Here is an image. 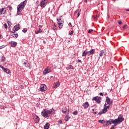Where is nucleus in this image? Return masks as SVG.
I'll list each match as a JSON object with an SVG mask.
<instances>
[{
	"mask_svg": "<svg viewBox=\"0 0 129 129\" xmlns=\"http://www.w3.org/2000/svg\"><path fill=\"white\" fill-rule=\"evenodd\" d=\"M124 120V118L122 117V114H120L118 116V118L114 120L112 119H110L109 120L106 121V124H105V125H106L107 126H108L109 124H112V123H113L114 124L121 123V122H122V121H123Z\"/></svg>",
	"mask_w": 129,
	"mask_h": 129,
	"instance_id": "obj_1",
	"label": "nucleus"
},
{
	"mask_svg": "<svg viewBox=\"0 0 129 129\" xmlns=\"http://www.w3.org/2000/svg\"><path fill=\"white\" fill-rule=\"evenodd\" d=\"M27 0H25L23 2L21 3L18 6H17V16H21L22 14L21 12L24 10L25 7L27 5Z\"/></svg>",
	"mask_w": 129,
	"mask_h": 129,
	"instance_id": "obj_2",
	"label": "nucleus"
},
{
	"mask_svg": "<svg viewBox=\"0 0 129 129\" xmlns=\"http://www.w3.org/2000/svg\"><path fill=\"white\" fill-rule=\"evenodd\" d=\"M54 111V109H50L48 110L47 109H43L41 111V115L45 117V118H47V117H49L50 114H51Z\"/></svg>",
	"mask_w": 129,
	"mask_h": 129,
	"instance_id": "obj_3",
	"label": "nucleus"
},
{
	"mask_svg": "<svg viewBox=\"0 0 129 129\" xmlns=\"http://www.w3.org/2000/svg\"><path fill=\"white\" fill-rule=\"evenodd\" d=\"M110 106H106V103L104 105V108L101 110L100 112L98 113V115H101V114H103V113H106L107 112V109L109 108Z\"/></svg>",
	"mask_w": 129,
	"mask_h": 129,
	"instance_id": "obj_4",
	"label": "nucleus"
},
{
	"mask_svg": "<svg viewBox=\"0 0 129 129\" xmlns=\"http://www.w3.org/2000/svg\"><path fill=\"white\" fill-rule=\"evenodd\" d=\"M48 0H41L40 3V7L41 8H45L46 5L48 4Z\"/></svg>",
	"mask_w": 129,
	"mask_h": 129,
	"instance_id": "obj_5",
	"label": "nucleus"
},
{
	"mask_svg": "<svg viewBox=\"0 0 129 129\" xmlns=\"http://www.w3.org/2000/svg\"><path fill=\"white\" fill-rule=\"evenodd\" d=\"M92 100L96 101L97 103H100L101 98L98 96L94 97L93 98Z\"/></svg>",
	"mask_w": 129,
	"mask_h": 129,
	"instance_id": "obj_6",
	"label": "nucleus"
},
{
	"mask_svg": "<svg viewBox=\"0 0 129 129\" xmlns=\"http://www.w3.org/2000/svg\"><path fill=\"white\" fill-rule=\"evenodd\" d=\"M0 68H2L3 71H4L7 74H10V73H11V71H10V70H9L8 69L5 68L2 66L0 67Z\"/></svg>",
	"mask_w": 129,
	"mask_h": 129,
	"instance_id": "obj_7",
	"label": "nucleus"
},
{
	"mask_svg": "<svg viewBox=\"0 0 129 129\" xmlns=\"http://www.w3.org/2000/svg\"><path fill=\"white\" fill-rule=\"evenodd\" d=\"M51 70L50 68H45L43 71V74L45 75L46 74H48V73H51Z\"/></svg>",
	"mask_w": 129,
	"mask_h": 129,
	"instance_id": "obj_8",
	"label": "nucleus"
},
{
	"mask_svg": "<svg viewBox=\"0 0 129 129\" xmlns=\"http://www.w3.org/2000/svg\"><path fill=\"white\" fill-rule=\"evenodd\" d=\"M106 102L107 104H108V105H110V104H112V102H113V101L111 100L109 97H106Z\"/></svg>",
	"mask_w": 129,
	"mask_h": 129,
	"instance_id": "obj_9",
	"label": "nucleus"
},
{
	"mask_svg": "<svg viewBox=\"0 0 129 129\" xmlns=\"http://www.w3.org/2000/svg\"><path fill=\"white\" fill-rule=\"evenodd\" d=\"M61 111L62 113H64V114H69V110H68L66 107L62 108Z\"/></svg>",
	"mask_w": 129,
	"mask_h": 129,
	"instance_id": "obj_10",
	"label": "nucleus"
},
{
	"mask_svg": "<svg viewBox=\"0 0 129 129\" xmlns=\"http://www.w3.org/2000/svg\"><path fill=\"white\" fill-rule=\"evenodd\" d=\"M46 87L45 85V84H42L40 86V90L42 92H44V91H45L46 90Z\"/></svg>",
	"mask_w": 129,
	"mask_h": 129,
	"instance_id": "obj_11",
	"label": "nucleus"
},
{
	"mask_svg": "<svg viewBox=\"0 0 129 129\" xmlns=\"http://www.w3.org/2000/svg\"><path fill=\"white\" fill-rule=\"evenodd\" d=\"M9 44H10L11 47L13 48H15V47L18 45V43L16 41H11L9 42Z\"/></svg>",
	"mask_w": 129,
	"mask_h": 129,
	"instance_id": "obj_12",
	"label": "nucleus"
},
{
	"mask_svg": "<svg viewBox=\"0 0 129 129\" xmlns=\"http://www.w3.org/2000/svg\"><path fill=\"white\" fill-rule=\"evenodd\" d=\"M57 24L58 25V28L59 29H62L63 24V22L61 21V19L59 20V21L57 22Z\"/></svg>",
	"mask_w": 129,
	"mask_h": 129,
	"instance_id": "obj_13",
	"label": "nucleus"
},
{
	"mask_svg": "<svg viewBox=\"0 0 129 129\" xmlns=\"http://www.w3.org/2000/svg\"><path fill=\"white\" fill-rule=\"evenodd\" d=\"M106 54V52H105V50H101L100 51V54L99 55V58H100V57H102V56H105Z\"/></svg>",
	"mask_w": 129,
	"mask_h": 129,
	"instance_id": "obj_14",
	"label": "nucleus"
},
{
	"mask_svg": "<svg viewBox=\"0 0 129 129\" xmlns=\"http://www.w3.org/2000/svg\"><path fill=\"white\" fill-rule=\"evenodd\" d=\"M33 119L35 123H38L39 121H40V118H39V116H38L37 115H35L34 116Z\"/></svg>",
	"mask_w": 129,
	"mask_h": 129,
	"instance_id": "obj_15",
	"label": "nucleus"
},
{
	"mask_svg": "<svg viewBox=\"0 0 129 129\" xmlns=\"http://www.w3.org/2000/svg\"><path fill=\"white\" fill-rule=\"evenodd\" d=\"M88 53V56H90V55H93L95 52V49H92L89 51H87Z\"/></svg>",
	"mask_w": 129,
	"mask_h": 129,
	"instance_id": "obj_16",
	"label": "nucleus"
},
{
	"mask_svg": "<svg viewBox=\"0 0 129 129\" xmlns=\"http://www.w3.org/2000/svg\"><path fill=\"white\" fill-rule=\"evenodd\" d=\"M19 30H20V25H15L13 29V33H16V32H17V31H19Z\"/></svg>",
	"mask_w": 129,
	"mask_h": 129,
	"instance_id": "obj_17",
	"label": "nucleus"
},
{
	"mask_svg": "<svg viewBox=\"0 0 129 129\" xmlns=\"http://www.w3.org/2000/svg\"><path fill=\"white\" fill-rule=\"evenodd\" d=\"M60 86V82L57 81L56 83H54L53 85V88H58Z\"/></svg>",
	"mask_w": 129,
	"mask_h": 129,
	"instance_id": "obj_18",
	"label": "nucleus"
},
{
	"mask_svg": "<svg viewBox=\"0 0 129 129\" xmlns=\"http://www.w3.org/2000/svg\"><path fill=\"white\" fill-rule=\"evenodd\" d=\"M83 106L85 109L88 108L89 107V103L88 102H85L83 104Z\"/></svg>",
	"mask_w": 129,
	"mask_h": 129,
	"instance_id": "obj_19",
	"label": "nucleus"
},
{
	"mask_svg": "<svg viewBox=\"0 0 129 129\" xmlns=\"http://www.w3.org/2000/svg\"><path fill=\"white\" fill-rule=\"evenodd\" d=\"M11 36H12V37H13V38H15V39H17V38H18V37H19V35L18 34V33H15V32H14V31L12 32Z\"/></svg>",
	"mask_w": 129,
	"mask_h": 129,
	"instance_id": "obj_20",
	"label": "nucleus"
},
{
	"mask_svg": "<svg viewBox=\"0 0 129 129\" xmlns=\"http://www.w3.org/2000/svg\"><path fill=\"white\" fill-rule=\"evenodd\" d=\"M23 65H24L25 67H26V68H29V63L28 62V61L26 60L25 62H23Z\"/></svg>",
	"mask_w": 129,
	"mask_h": 129,
	"instance_id": "obj_21",
	"label": "nucleus"
},
{
	"mask_svg": "<svg viewBox=\"0 0 129 129\" xmlns=\"http://www.w3.org/2000/svg\"><path fill=\"white\" fill-rule=\"evenodd\" d=\"M49 126H50V124H49V123H46L44 126V128L49 129Z\"/></svg>",
	"mask_w": 129,
	"mask_h": 129,
	"instance_id": "obj_22",
	"label": "nucleus"
},
{
	"mask_svg": "<svg viewBox=\"0 0 129 129\" xmlns=\"http://www.w3.org/2000/svg\"><path fill=\"white\" fill-rule=\"evenodd\" d=\"M86 55H88V53H87V51H86V50H84L82 53V57H85Z\"/></svg>",
	"mask_w": 129,
	"mask_h": 129,
	"instance_id": "obj_23",
	"label": "nucleus"
},
{
	"mask_svg": "<svg viewBox=\"0 0 129 129\" xmlns=\"http://www.w3.org/2000/svg\"><path fill=\"white\" fill-rule=\"evenodd\" d=\"M71 69L74 70V68H73V66L72 65H69L68 67L67 68V70H70Z\"/></svg>",
	"mask_w": 129,
	"mask_h": 129,
	"instance_id": "obj_24",
	"label": "nucleus"
},
{
	"mask_svg": "<svg viewBox=\"0 0 129 129\" xmlns=\"http://www.w3.org/2000/svg\"><path fill=\"white\" fill-rule=\"evenodd\" d=\"M7 8H4L1 9V11L2 12V15H4V14H6V12H7Z\"/></svg>",
	"mask_w": 129,
	"mask_h": 129,
	"instance_id": "obj_25",
	"label": "nucleus"
},
{
	"mask_svg": "<svg viewBox=\"0 0 129 129\" xmlns=\"http://www.w3.org/2000/svg\"><path fill=\"white\" fill-rule=\"evenodd\" d=\"M40 33H42V29L40 28H39L38 30L35 31V34H40Z\"/></svg>",
	"mask_w": 129,
	"mask_h": 129,
	"instance_id": "obj_26",
	"label": "nucleus"
},
{
	"mask_svg": "<svg viewBox=\"0 0 129 129\" xmlns=\"http://www.w3.org/2000/svg\"><path fill=\"white\" fill-rule=\"evenodd\" d=\"M70 118V117H69L68 115H67L65 117L64 120H66V121H68Z\"/></svg>",
	"mask_w": 129,
	"mask_h": 129,
	"instance_id": "obj_27",
	"label": "nucleus"
},
{
	"mask_svg": "<svg viewBox=\"0 0 129 129\" xmlns=\"http://www.w3.org/2000/svg\"><path fill=\"white\" fill-rule=\"evenodd\" d=\"M98 122H100V123H105V120H99Z\"/></svg>",
	"mask_w": 129,
	"mask_h": 129,
	"instance_id": "obj_28",
	"label": "nucleus"
},
{
	"mask_svg": "<svg viewBox=\"0 0 129 129\" xmlns=\"http://www.w3.org/2000/svg\"><path fill=\"white\" fill-rule=\"evenodd\" d=\"M1 61L5 62V61H6V57H5V56H1Z\"/></svg>",
	"mask_w": 129,
	"mask_h": 129,
	"instance_id": "obj_29",
	"label": "nucleus"
},
{
	"mask_svg": "<svg viewBox=\"0 0 129 129\" xmlns=\"http://www.w3.org/2000/svg\"><path fill=\"white\" fill-rule=\"evenodd\" d=\"M78 13V17L77 18H79V16H80V13L78 12V11H76L75 12V15H76V14Z\"/></svg>",
	"mask_w": 129,
	"mask_h": 129,
	"instance_id": "obj_30",
	"label": "nucleus"
},
{
	"mask_svg": "<svg viewBox=\"0 0 129 129\" xmlns=\"http://www.w3.org/2000/svg\"><path fill=\"white\" fill-rule=\"evenodd\" d=\"M27 31H28V29H27V28H24V29H23V30H22V32H23V33H26Z\"/></svg>",
	"mask_w": 129,
	"mask_h": 129,
	"instance_id": "obj_31",
	"label": "nucleus"
},
{
	"mask_svg": "<svg viewBox=\"0 0 129 129\" xmlns=\"http://www.w3.org/2000/svg\"><path fill=\"white\" fill-rule=\"evenodd\" d=\"M78 113V112L77 111H75L73 112V114H74V115H77Z\"/></svg>",
	"mask_w": 129,
	"mask_h": 129,
	"instance_id": "obj_32",
	"label": "nucleus"
},
{
	"mask_svg": "<svg viewBox=\"0 0 129 129\" xmlns=\"http://www.w3.org/2000/svg\"><path fill=\"white\" fill-rule=\"evenodd\" d=\"M7 8H9L10 11H13V7L12 6H8Z\"/></svg>",
	"mask_w": 129,
	"mask_h": 129,
	"instance_id": "obj_33",
	"label": "nucleus"
},
{
	"mask_svg": "<svg viewBox=\"0 0 129 129\" xmlns=\"http://www.w3.org/2000/svg\"><path fill=\"white\" fill-rule=\"evenodd\" d=\"M56 29H57V27H56V25H54L53 28V30L54 31H55V30H56Z\"/></svg>",
	"mask_w": 129,
	"mask_h": 129,
	"instance_id": "obj_34",
	"label": "nucleus"
},
{
	"mask_svg": "<svg viewBox=\"0 0 129 129\" xmlns=\"http://www.w3.org/2000/svg\"><path fill=\"white\" fill-rule=\"evenodd\" d=\"M74 33V31H71V32L69 33V35H73Z\"/></svg>",
	"mask_w": 129,
	"mask_h": 129,
	"instance_id": "obj_35",
	"label": "nucleus"
},
{
	"mask_svg": "<svg viewBox=\"0 0 129 129\" xmlns=\"http://www.w3.org/2000/svg\"><path fill=\"white\" fill-rule=\"evenodd\" d=\"M4 27L5 28V29H8V25H7V24H4Z\"/></svg>",
	"mask_w": 129,
	"mask_h": 129,
	"instance_id": "obj_36",
	"label": "nucleus"
},
{
	"mask_svg": "<svg viewBox=\"0 0 129 129\" xmlns=\"http://www.w3.org/2000/svg\"><path fill=\"white\" fill-rule=\"evenodd\" d=\"M77 63H82V61H81V60L80 59H78L77 61Z\"/></svg>",
	"mask_w": 129,
	"mask_h": 129,
	"instance_id": "obj_37",
	"label": "nucleus"
},
{
	"mask_svg": "<svg viewBox=\"0 0 129 129\" xmlns=\"http://www.w3.org/2000/svg\"><path fill=\"white\" fill-rule=\"evenodd\" d=\"M91 32H93V30H92V29H90V30H89V31H88V33H91Z\"/></svg>",
	"mask_w": 129,
	"mask_h": 129,
	"instance_id": "obj_38",
	"label": "nucleus"
},
{
	"mask_svg": "<svg viewBox=\"0 0 129 129\" xmlns=\"http://www.w3.org/2000/svg\"><path fill=\"white\" fill-rule=\"evenodd\" d=\"M118 24L119 25H121V24H122V22H121V21H119L118 22Z\"/></svg>",
	"mask_w": 129,
	"mask_h": 129,
	"instance_id": "obj_39",
	"label": "nucleus"
},
{
	"mask_svg": "<svg viewBox=\"0 0 129 129\" xmlns=\"http://www.w3.org/2000/svg\"><path fill=\"white\" fill-rule=\"evenodd\" d=\"M58 123H62V120L60 119L58 121Z\"/></svg>",
	"mask_w": 129,
	"mask_h": 129,
	"instance_id": "obj_40",
	"label": "nucleus"
},
{
	"mask_svg": "<svg viewBox=\"0 0 129 129\" xmlns=\"http://www.w3.org/2000/svg\"><path fill=\"white\" fill-rule=\"evenodd\" d=\"M3 48H5V46L4 45L0 46V49H3Z\"/></svg>",
	"mask_w": 129,
	"mask_h": 129,
	"instance_id": "obj_41",
	"label": "nucleus"
},
{
	"mask_svg": "<svg viewBox=\"0 0 129 129\" xmlns=\"http://www.w3.org/2000/svg\"><path fill=\"white\" fill-rule=\"evenodd\" d=\"M125 27H127V25H124V26L122 27V28H123V29H125Z\"/></svg>",
	"mask_w": 129,
	"mask_h": 129,
	"instance_id": "obj_42",
	"label": "nucleus"
},
{
	"mask_svg": "<svg viewBox=\"0 0 129 129\" xmlns=\"http://www.w3.org/2000/svg\"><path fill=\"white\" fill-rule=\"evenodd\" d=\"M97 15H95L94 16V19H97Z\"/></svg>",
	"mask_w": 129,
	"mask_h": 129,
	"instance_id": "obj_43",
	"label": "nucleus"
},
{
	"mask_svg": "<svg viewBox=\"0 0 129 129\" xmlns=\"http://www.w3.org/2000/svg\"><path fill=\"white\" fill-rule=\"evenodd\" d=\"M100 95L101 96H103V93H100Z\"/></svg>",
	"mask_w": 129,
	"mask_h": 129,
	"instance_id": "obj_44",
	"label": "nucleus"
},
{
	"mask_svg": "<svg viewBox=\"0 0 129 129\" xmlns=\"http://www.w3.org/2000/svg\"><path fill=\"white\" fill-rule=\"evenodd\" d=\"M0 15H3V12H2V9H0Z\"/></svg>",
	"mask_w": 129,
	"mask_h": 129,
	"instance_id": "obj_45",
	"label": "nucleus"
},
{
	"mask_svg": "<svg viewBox=\"0 0 129 129\" xmlns=\"http://www.w3.org/2000/svg\"><path fill=\"white\" fill-rule=\"evenodd\" d=\"M69 26H71V27H72V24H71V23H70L69 24Z\"/></svg>",
	"mask_w": 129,
	"mask_h": 129,
	"instance_id": "obj_46",
	"label": "nucleus"
},
{
	"mask_svg": "<svg viewBox=\"0 0 129 129\" xmlns=\"http://www.w3.org/2000/svg\"><path fill=\"white\" fill-rule=\"evenodd\" d=\"M125 11H126V12H129V9H126Z\"/></svg>",
	"mask_w": 129,
	"mask_h": 129,
	"instance_id": "obj_47",
	"label": "nucleus"
},
{
	"mask_svg": "<svg viewBox=\"0 0 129 129\" xmlns=\"http://www.w3.org/2000/svg\"><path fill=\"white\" fill-rule=\"evenodd\" d=\"M94 114H96V113H97V112H94Z\"/></svg>",
	"mask_w": 129,
	"mask_h": 129,
	"instance_id": "obj_48",
	"label": "nucleus"
},
{
	"mask_svg": "<svg viewBox=\"0 0 129 129\" xmlns=\"http://www.w3.org/2000/svg\"><path fill=\"white\" fill-rule=\"evenodd\" d=\"M85 3H87V0H85Z\"/></svg>",
	"mask_w": 129,
	"mask_h": 129,
	"instance_id": "obj_49",
	"label": "nucleus"
},
{
	"mask_svg": "<svg viewBox=\"0 0 129 129\" xmlns=\"http://www.w3.org/2000/svg\"><path fill=\"white\" fill-rule=\"evenodd\" d=\"M92 111H94V109H92Z\"/></svg>",
	"mask_w": 129,
	"mask_h": 129,
	"instance_id": "obj_50",
	"label": "nucleus"
},
{
	"mask_svg": "<svg viewBox=\"0 0 129 129\" xmlns=\"http://www.w3.org/2000/svg\"><path fill=\"white\" fill-rule=\"evenodd\" d=\"M56 20H57V21L58 22H59V19H57Z\"/></svg>",
	"mask_w": 129,
	"mask_h": 129,
	"instance_id": "obj_51",
	"label": "nucleus"
},
{
	"mask_svg": "<svg viewBox=\"0 0 129 129\" xmlns=\"http://www.w3.org/2000/svg\"><path fill=\"white\" fill-rule=\"evenodd\" d=\"M113 2H115V0H112Z\"/></svg>",
	"mask_w": 129,
	"mask_h": 129,
	"instance_id": "obj_52",
	"label": "nucleus"
},
{
	"mask_svg": "<svg viewBox=\"0 0 129 129\" xmlns=\"http://www.w3.org/2000/svg\"><path fill=\"white\" fill-rule=\"evenodd\" d=\"M112 68H113V67H111Z\"/></svg>",
	"mask_w": 129,
	"mask_h": 129,
	"instance_id": "obj_53",
	"label": "nucleus"
},
{
	"mask_svg": "<svg viewBox=\"0 0 129 129\" xmlns=\"http://www.w3.org/2000/svg\"><path fill=\"white\" fill-rule=\"evenodd\" d=\"M9 24H10V23H8V25H9Z\"/></svg>",
	"mask_w": 129,
	"mask_h": 129,
	"instance_id": "obj_54",
	"label": "nucleus"
},
{
	"mask_svg": "<svg viewBox=\"0 0 129 129\" xmlns=\"http://www.w3.org/2000/svg\"><path fill=\"white\" fill-rule=\"evenodd\" d=\"M9 24H10V23H8V25H9Z\"/></svg>",
	"mask_w": 129,
	"mask_h": 129,
	"instance_id": "obj_55",
	"label": "nucleus"
},
{
	"mask_svg": "<svg viewBox=\"0 0 129 129\" xmlns=\"http://www.w3.org/2000/svg\"><path fill=\"white\" fill-rule=\"evenodd\" d=\"M52 77H53L51 76V78H52Z\"/></svg>",
	"mask_w": 129,
	"mask_h": 129,
	"instance_id": "obj_56",
	"label": "nucleus"
},
{
	"mask_svg": "<svg viewBox=\"0 0 129 129\" xmlns=\"http://www.w3.org/2000/svg\"><path fill=\"white\" fill-rule=\"evenodd\" d=\"M39 27H41V26H39Z\"/></svg>",
	"mask_w": 129,
	"mask_h": 129,
	"instance_id": "obj_57",
	"label": "nucleus"
}]
</instances>
